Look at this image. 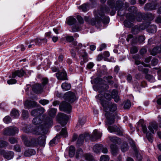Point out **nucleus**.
Instances as JSON below:
<instances>
[{
  "label": "nucleus",
  "mask_w": 161,
  "mask_h": 161,
  "mask_svg": "<svg viewBox=\"0 0 161 161\" xmlns=\"http://www.w3.org/2000/svg\"><path fill=\"white\" fill-rule=\"evenodd\" d=\"M103 95L101 94H99L97 96H96L97 99H99L101 104L102 105L103 110L106 112L105 116L107 119L106 123L109 125H111L114 123L115 120V116L112 114L108 112H114L117 109V108L116 105L114 103L110 102H104L103 99Z\"/></svg>",
  "instance_id": "1"
},
{
  "label": "nucleus",
  "mask_w": 161,
  "mask_h": 161,
  "mask_svg": "<svg viewBox=\"0 0 161 161\" xmlns=\"http://www.w3.org/2000/svg\"><path fill=\"white\" fill-rule=\"evenodd\" d=\"M33 123L35 125H39L32 130L33 134L39 135L43 132L44 128L49 127L53 123V119L50 117H47L44 121L42 122L39 117L34 118L32 121Z\"/></svg>",
  "instance_id": "2"
},
{
  "label": "nucleus",
  "mask_w": 161,
  "mask_h": 161,
  "mask_svg": "<svg viewBox=\"0 0 161 161\" xmlns=\"http://www.w3.org/2000/svg\"><path fill=\"white\" fill-rule=\"evenodd\" d=\"M103 11L108 13L109 11V9L108 7H105V10L101 8L100 10L94 11L95 18L92 19L90 21V23L92 25H95L96 24H99L102 21L104 24H108L109 22V17L104 16Z\"/></svg>",
  "instance_id": "3"
},
{
  "label": "nucleus",
  "mask_w": 161,
  "mask_h": 161,
  "mask_svg": "<svg viewBox=\"0 0 161 161\" xmlns=\"http://www.w3.org/2000/svg\"><path fill=\"white\" fill-rule=\"evenodd\" d=\"M108 4L112 9L115 8V10H112L110 12V15H114L115 13V10H118V14L120 16H124L125 14L124 10H121V8L123 5L124 3L121 1H118L116 2L115 5L114 2L113 0H108L107 2Z\"/></svg>",
  "instance_id": "4"
},
{
  "label": "nucleus",
  "mask_w": 161,
  "mask_h": 161,
  "mask_svg": "<svg viewBox=\"0 0 161 161\" xmlns=\"http://www.w3.org/2000/svg\"><path fill=\"white\" fill-rule=\"evenodd\" d=\"M102 133L96 130H94L92 133V135L90 136L88 133H86L84 134L80 135L78 138L77 143L79 145H81L83 143L84 139L85 140L91 139L93 140L94 139H97L100 138L101 137Z\"/></svg>",
  "instance_id": "5"
},
{
  "label": "nucleus",
  "mask_w": 161,
  "mask_h": 161,
  "mask_svg": "<svg viewBox=\"0 0 161 161\" xmlns=\"http://www.w3.org/2000/svg\"><path fill=\"white\" fill-rule=\"evenodd\" d=\"M126 19L124 21V25L127 27L130 28L133 25L132 22H135V18L133 13H128L126 15Z\"/></svg>",
  "instance_id": "6"
},
{
  "label": "nucleus",
  "mask_w": 161,
  "mask_h": 161,
  "mask_svg": "<svg viewBox=\"0 0 161 161\" xmlns=\"http://www.w3.org/2000/svg\"><path fill=\"white\" fill-rule=\"evenodd\" d=\"M129 11L131 12L130 13H133L135 16L136 21L140 22L142 21L143 18V16H145V15H143L142 13L141 12H138L136 14L137 12V8L134 6L130 7L129 8Z\"/></svg>",
  "instance_id": "7"
},
{
  "label": "nucleus",
  "mask_w": 161,
  "mask_h": 161,
  "mask_svg": "<svg viewBox=\"0 0 161 161\" xmlns=\"http://www.w3.org/2000/svg\"><path fill=\"white\" fill-rule=\"evenodd\" d=\"M68 119V116L63 113H58L57 116V121L62 126L67 124Z\"/></svg>",
  "instance_id": "8"
},
{
  "label": "nucleus",
  "mask_w": 161,
  "mask_h": 161,
  "mask_svg": "<svg viewBox=\"0 0 161 161\" xmlns=\"http://www.w3.org/2000/svg\"><path fill=\"white\" fill-rule=\"evenodd\" d=\"M19 130L15 127H9L6 128L4 131V134L7 136H13L18 132Z\"/></svg>",
  "instance_id": "9"
},
{
  "label": "nucleus",
  "mask_w": 161,
  "mask_h": 161,
  "mask_svg": "<svg viewBox=\"0 0 161 161\" xmlns=\"http://www.w3.org/2000/svg\"><path fill=\"white\" fill-rule=\"evenodd\" d=\"M64 97L65 100L72 103L76 100V97L75 94L70 91L66 93L64 95Z\"/></svg>",
  "instance_id": "10"
},
{
  "label": "nucleus",
  "mask_w": 161,
  "mask_h": 161,
  "mask_svg": "<svg viewBox=\"0 0 161 161\" xmlns=\"http://www.w3.org/2000/svg\"><path fill=\"white\" fill-rule=\"evenodd\" d=\"M59 109L61 111L69 113L71 111V106L69 103L64 101L60 104Z\"/></svg>",
  "instance_id": "11"
},
{
  "label": "nucleus",
  "mask_w": 161,
  "mask_h": 161,
  "mask_svg": "<svg viewBox=\"0 0 161 161\" xmlns=\"http://www.w3.org/2000/svg\"><path fill=\"white\" fill-rule=\"evenodd\" d=\"M146 27V25H145V24H142L139 26L136 25L131 29V32L133 34H137L141 31L145 29Z\"/></svg>",
  "instance_id": "12"
},
{
  "label": "nucleus",
  "mask_w": 161,
  "mask_h": 161,
  "mask_svg": "<svg viewBox=\"0 0 161 161\" xmlns=\"http://www.w3.org/2000/svg\"><path fill=\"white\" fill-rule=\"evenodd\" d=\"M45 111V109L42 107H40L37 109L32 110L31 112V115L34 116L38 117L43 114Z\"/></svg>",
  "instance_id": "13"
},
{
  "label": "nucleus",
  "mask_w": 161,
  "mask_h": 161,
  "mask_svg": "<svg viewBox=\"0 0 161 161\" xmlns=\"http://www.w3.org/2000/svg\"><path fill=\"white\" fill-rule=\"evenodd\" d=\"M108 129L110 132H115L116 134L119 136L122 135V133L120 129L116 125L108 126Z\"/></svg>",
  "instance_id": "14"
},
{
  "label": "nucleus",
  "mask_w": 161,
  "mask_h": 161,
  "mask_svg": "<svg viewBox=\"0 0 161 161\" xmlns=\"http://www.w3.org/2000/svg\"><path fill=\"white\" fill-rule=\"evenodd\" d=\"M139 128L142 129L143 133H145L147 132V129L144 121L142 119H141L138 122L137 126L136 129L138 131L140 130Z\"/></svg>",
  "instance_id": "15"
},
{
  "label": "nucleus",
  "mask_w": 161,
  "mask_h": 161,
  "mask_svg": "<svg viewBox=\"0 0 161 161\" xmlns=\"http://www.w3.org/2000/svg\"><path fill=\"white\" fill-rule=\"evenodd\" d=\"M43 86H42L41 84L36 83L33 85L32 90L34 92L38 93L43 91Z\"/></svg>",
  "instance_id": "16"
},
{
  "label": "nucleus",
  "mask_w": 161,
  "mask_h": 161,
  "mask_svg": "<svg viewBox=\"0 0 161 161\" xmlns=\"http://www.w3.org/2000/svg\"><path fill=\"white\" fill-rule=\"evenodd\" d=\"M56 76L59 80H67V74L64 72H58L56 74Z\"/></svg>",
  "instance_id": "17"
},
{
  "label": "nucleus",
  "mask_w": 161,
  "mask_h": 161,
  "mask_svg": "<svg viewBox=\"0 0 161 161\" xmlns=\"http://www.w3.org/2000/svg\"><path fill=\"white\" fill-rule=\"evenodd\" d=\"M36 103L34 101H26L25 103V107L26 108H31L34 107L36 105Z\"/></svg>",
  "instance_id": "18"
},
{
  "label": "nucleus",
  "mask_w": 161,
  "mask_h": 161,
  "mask_svg": "<svg viewBox=\"0 0 161 161\" xmlns=\"http://www.w3.org/2000/svg\"><path fill=\"white\" fill-rule=\"evenodd\" d=\"M144 17H146L144 19L147 20V22L143 24H145V25H146L147 27L150 24L151 21L154 19V15L151 13L145 14Z\"/></svg>",
  "instance_id": "19"
},
{
  "label": "nucleus",
  "mask_w": 161,
  "mask_h": 161,
  "mask_svg": "<svg viewBox=\"0 0 161 161\" xmlns=\"http://www.w3.org/2000/svg\"><path fill=\"white\" fill-rule=\"evenodd\" d=\"M126 40L128 42L130 41L132 44H135L138 42L137 37L136 36H134L131 34L128 35Z\"/></svg>",
  "instance_id": "20"
},
{
  "label": "nucleus",
  "mask_w": 161,
  "mask_h": 161,
  "mask_svg": "<svg viewBox=\"0 0 161 161\" xmlns=\"http://www.w3.org/2000/svg\"><path fill=\"white\" fill-rule=\"evenodd\" d=\"M25 74V72L22 69H20L13 72L12 77L13 78H15L16 76L21 77L23 76Z\"/></svg>",
  "instance_id": "21"
},
{
  "label": "nucleus",
  "mask_w": 161,
  "mask_h": 161,
  "mask_svg": "<svg viewBox=\"0 0 161 161\" xmlns=\"http://www.w3.org/2000/svg\"><path fill=\"white\" fill-rule=\"evenodd\" d=\"M142 65H139L138 66V69L139 71H142L145 74L148 73V70L147 68H144L143 67L149 66L147 64H145L144 62L141 63Z\"/></svg>",
  "instance_id": "22"
},
{
  "label": "nucleus",
  "mask_w": 161,
  "mask_h": 161,
  "mask_svg": "<svg viewBox=\"0 0 161 161\" xmlns=\"http://www.w3.org/2000/svg\"><path fill=\"white\" fill-rule=\"evenodd\" d=\"M4 157L7 160H9L13 158L14 156V153L11 151L5 152L3 153Z\"/></svg>",
  "instance_id": "23"
},
{
  "label": "nucleus",
  "mask_w": 161,
  "mask_h": 161,
  "mask_svg": "<svg viewBox=\"0 0 161 161\" xmlns=\"http://www.w3.org/2000/svg\"><path fill=\"white\" fill-rule=\"evenodd\" d=\"M110 148L111 150V153L114 155H116L119 150L117 146L114 144L111 145Z\"/></svg>",
  "instance_id": "24"
},
{
  "label": "nucleus",
  "mask_w": 161,
  "mask_h": 161,
  "mask_svg": "<svg viewBox=\"0 0 161 161\" xmlns=\"http://www.w3.org/2000/svg\"><path fill=\"white\" fill-rule=\"evenodd\" d=\"M21 138L24 142L25 145L27 147H31L32 146L31 141H28V138L25 135H22Z\"/></svg>",
  "instance_id": "25"
},
{
  "label": "nucleus",
  "mask_w": 161,
  "mask_h": 161,
  "mask_svg": "<svg viewBox=\"0 0 161 161\" xmlns=\"http://www.w3.org/2000/svg\"><path fill=\"white\" fill-rule=\"evenodd\" d=\"M157 30V27L156 25H151L148 26L147 29V31L150 33H155Z\"/></svg>",
  "instance_id": "26"
},
{
  "label": "nucleus",
  "mask_w": 161,
  "mask_h": 161,
  "mask_svg": "<svg viewBox=\"0 0 161 161\" xmlns=\"http://www.w3.org/2000/svg\"><path fill=\"white\" fill-rule=\"evenodd\" d=\"M76 21V19L72 16H70L67 19L66 23L69 25H71L75 24Z\"/></svg>",
  "instance_id": "27"
},
{
  "label": "nucleus",
  "mask_w": 161,
  "mask_h": 161,
  "mask_svg": "<svg viewBox=\"0 0 161 161\" xmlns=\"http://www.w3.org/2000/svg\"><path fill=\"white\" fill-rule=\"evenodd\" d=\"M148 129L152 132V133H154L153 129L155 130H157L158 129V125L155 123H152L148 126Z\"/></svg>",
  "instance_id": "28"
},
{
  "label": "nucleus",
  "mask_w": 161,
  "mask_h": 161,
  "mask_svg": "<svg viewBox=\"0 0 161 161\" xmlns=\"http://www.w3.org/2000/svg\"><path fill=\"white\" fill-rule=\"evenodd\" d=\"M102 145L100 144H96L93 147V150L96 153H100L102 149Z\"/></svg>",
  "instance_id": "29"
},
{
  "label": "nucleus",
  "mask_w": 161,
  "mask_h": 161,
  "mask_svg": "<svg viewBox=\"0 0 161 161\" xmlns=\"http://www.w3.org/2000/svg\"><path fill=\"white\" fill-rule=\"evenodd\" d=\"M161 52V47H157L153 49L151 52V54L153 55H155L157 53H159Z\"/></svg>",
  "instance_id": "30"
},
{
  "label": "nucleus",
  "mask_w": 161,
  "mask_h": 161,
  "mask_svg": "<svg viewBox=\"0 0 161 161\" xmlns=\"http://www.w3.org/2000/svg\"><path fill=\"white\" fill-rule=\"evenodd\" d=\"M109 138L112 142L115 143L119 144L121 142V139L117 137L110 136Z\"/></svg>",
  "instance_id": "31"
},
{
  "label": "nucleus",
  "mask_w": 161,
  "mask_h": 161,
  "mask_svg": "<svg viewBox=\"0 0 161 161\" xmlns=\"http://www.w3.org/2000/svg\"><path fill=\"white\" fill-rule=\"evenodd\" d=\"M46 137L45 135H42L38 138L39 144L43 146L45 144Z\"/></svg>",
  "instance_id": "32"
},
{
  "label": "nucleus",
  "mask_w": 161,
  "mask_h": 161,
  "mask_svg": "<svg viewBox=\"0 0 161 161\" xmlns=\"http://www.w3.org/2000/svg\"><path fill=\"white\" fill-rule=\"evenodd\" d=\"M99 94H101L103 95V96H102L101 97H103V101L104 102H108L106 101L105 99L108 100H110L112 97V95L108 93H105L104 95L101 93H100Z\"/></svg>",
  "instance_id": "33"
},
{
  "label": "nucleus",
  "mask_w": 161,
  "mask_h": 161,
  "mask_svg": "<svg viewBox=\"0 0 161 161\" xmlns=\"http://www.w3.org/2000/svg\"><path fill=\"white\" fill-rule=\"evenodd\" d=\"M61 87L64 91H67L69 90L71 88L70 84L65 82L62 84Z\"/></svg>",
  "instance_id": "34"
},
{
  "label": "nucleus",
  "mask_w": 161,
  "mask_h": 161,
  "mask_svg": "<svg viewBox=\"0 0 161 161\" xmlns=\"http://www.w3.org/2000/svg\"><path fill=\"white\" fill-rule=\"evenodd\" d=\"M11 116L14 118H17L19 116V114L17 110L14 109L11 112Z\"/></svg>",
  "instance_id": "35"
},
{
  "label": "nucleus",
  "mask_w": 161,
  "mask_h": 161,
  "mask_svg": "<svg viewBox=\"0 0 161 161\" xmlns=\"http://www.w3.org/2000/svg\"><path fill=\"white\" fill-rule=\"evenodd\" d=\"M35 153L36 152L35 151L32 149H30L26 150L24 154L25 156H30L35 154Z\"/></svg>",
  "instance_id": "36"
},
{
  "label": "nucleus",
  "mask_w": 161,
  "mask_h": 161,
  "mask_svg": "<svg viewBox=\"0 0 161 161\" xmlns=\"http://www.w3.org/2000/svg\"><path fill=\"white\" fill-rule=\"evenodd\" d=\"M75 147L72 146L70 147L69 148V155L70 157H73L75 154Z\"/></svg>",
  "instance_id": "37"
},
{
  "label": "nucleus",
  "mask_w": 161,
  "mask_h": 161,
  "mask_svg": "<svg viewBox=\"0 0 161 161\" xmlns=\"http://www.w3.org/2000/svg\"><path fill=\"white\" fill-rule=\"evenodd\" d=\"M84 156L85 159L88 161H95L92 156L90 153H86L84 155Z\"/></svg>",
  "instance_id": "38"
},
{
  "label": "nucleus",
  "mask_w": 161,
  "mask_h": 161,
  "mask_svg": "<svg viewBox=\"0 0 161 161\" xmlns=\"http://www.w3.org/2000/svg\"><path fill=\"white\" fill-rule=\"evenodd\" d=\"M83 155V152L82 149L81 148H79L77 151L75 157L77 158H78L80 157H82L84 156Z\"/></svg>",
  "instance_id": "39"
},
{
  "label": "nucleus",
  "mask_w": 161,
  "mask_h": 161,
  "mask_svg": "<svg viewBox=\"0 0 161 161\" xmlns=\"http://www.w3.org/2000/svg\"><path fill=\"white\" fill-rule=\"evenodd\" d=\"M88 4H84L79 6V8L82 10L83 12H86L88 9Z\"/></svg>",
  "instance_id": "40"
},
{
  "label": "nucleus",
  "mask_w": 161,
  "mask_h": 161,
  "mask_svg": "<svg viewBox=\"0 0 161 161\" xmlns=\"http://www.w3.org/2000/svg\"><path fill=\"white\" fill-rule=\"evenodd\" d=\"M128 145L126 143H124L121 146V149L123 152H125L128 149Z\"/></svg>",
  "instance_id": "41"
},
{
  "label": "nucleus",
  "mask_w": 161,
  "mask_h": 161,
  "mask_svg": "<svg viewBox=\"0 0 161 161\" xmlns=\"http://www.w3.org/2000/svg\"><path fill=\"white\" fill-rule=\"evenodd\" d=\"M60 135H57L53 138L49 142L50 145L51 146H53L56 142V138L58 139L60 137Z\"/></svg>",
  "instance_id": "42"
},
{
  "label": "nucleus",
  "mask_w": 161,
  "mask_h": 161,
  "mask_svg": "<svg viewBox=\"0 0 161 161\" xmlns=\"http://www.w3.org/2000/svg\"><path fill=\"white\" fill-rule=\"evenodd\" d=\"M57 112L56 109L54 108H52L50 109L48 114L51 117L54 116Z\"/></svg>",
  "instance_id": "43"
},
{
  "label": "nucleus",
  "mask_w": 161,
  "mask_h": 161,
  "mask_svg": "<svg viewBox=\"0 0 161 161\" xmlns=\"http://www.w3.org/2000/svg\"><path fill=\"white\" fill-rule=\"evenodd\" d=\"M109 158L108 156L107 155H104L101 156L100 161H109Z\"/></svg>",
  "instance_id": "44"
},
{
  "label": "nucleus",
  "mask_w": 161,
  "mask_h": 161,
  "mask_svg": "<svg viewBox=\"0 0 161 161\" xmlns=\"http://www.w3.org/2000/svg\"><path fill=\"white\" fill-rule=\"evenodd\" d=\"M146 78L151 82H153L154 81V77L150 75H147L146 76Z\"/></svg>",
  "instance_id": "45"
},
{
  "label": "nucleus",
  "mask_w": 161,
  "mask_h": 161,
  "mask_svg": "<svg viewBox=\"0 0 161 161\" xmlns=\"http://www.w3.org/2000/svg\"><path fill=\"white\" fill-rule=\"evenodd\" d=\"M31 142L32 145L39 144L38 138H32L31 139Z\"/></svg>",
  "instance_id": "46"
},
{
  "label": "nucleus",
  "mask_w": 161,
  "mask_h": 161,
  "mask_svg": "<svg viewBox=\"0 0 161 161\" xmlns=\"http://www.w3.org/2000/svg\"><path fill=\"white\" fill-rule=\"evenodd\" d=\"M137 39L138 40V42L139 43H142L143 42L145 39V37L144 36L141 35L137 38Z\"/></svg>",
  "instance_id": "47"
},
{
  "label": "nucleus",
  "mask_w": 161,
  "mask_h": 161,
  "mask_svg": "<svg viewBox=\"0 0 161 161\" xmlns=\"http://www.w3.org/2000/svg\"><path fill=\"white\" fill-rule=\"evenodd\" d=\"M39 102L42 105H45L48 104L49 103V101L47 99H41L39 101Z\"/></svg>",
  "instance_id": "48"
},
{
  "label": "nucleus",
  "mask_w": 161,
  "mask_h": 161,
  "mask_svg": "<svg viewBox=\"0 0 161 161\" xmlns=\"http://www.w3.org/2000/svg\"><path fill=\"white\" fill-rule=\"evenodd\" d=\"M131 102L130 100H127L125 103L124 108L125 109L129 108L131 106Z\"/></svg>",
  "instance_id": "49"
},
{
  "label": "nucleus",
  "mask_w": 161,
  "mask_h": 161,
  "mask_svg": "<svg viewBox=\"0 0 161 161\" xmlns=\"http://www.w3.org/2000/svg\"><path fill=\"white\" fill-rule=\"evenodd\" d=\"M48 79L47 78H43L42 80V86H43V87L46 85L48 83Z\"/></svg>",
  "instance_id": "50"
},
{
  "label": "nucleus",
  "mask_w": 161,
  "mask_h": 161,
  "mask_svg": "<svg viewBox=\"0 0 161 161\" xmlns=\"http://www.w3.org/2000/svg\"><path fill=\"white\" fill-rule=\"evenodd\" d=\"M80 54L84 60H86L87 59L88 54L85 50H83L82 52L80 53Z\"/></svg>",
  "instance_id": "51"
},
{
  "label": "nucleus",
  "mask_w": 161,
  "mask_h": 161,
  "mask_svg": "<svg viewBox=\"0 0 161 161\" xmlns=\"http://www.w3.org/2000/svg\"><path fill=\"white\" fill-rule=\"evenodd\" d=\"M61 135L64 137H66L67 136V133L66 129L65 128H63L62 129L61 132Z\"/></svg>",
  "instance_id": "52"
},
{
  "label": "nucleus",
  "mask_w": 161,
  "mask_h": 161,
  "mask_svg": "<svg viewBox=\"0 0 161 161\" xmlns=\"http://www.w3.org/2000/svg\"><path fill=\"white\" fill-rule=\"evenodd\" d=\"M30 42H32L34 44V46L35 45H40L41 44V42H39V39L38 38L31 41Z\"/></svg>",
  "instance_id": "53"
},
{
  "label": "nucleus",
  "mask_w": 161,
  "mask_h": 161,
  "mask_svg": "<svg viewBox=\"0 0 161 161\" xmlns=\"http://www.w3.org/2000/svg\"><path fill=\"white\" fill-rule=\"evenodd\" d=\"M22 115L23 118L25 119L27 118L28 117V112L25 110H23Z\"/></svg>",
  "instance_id": "54"
},
{
  "label": "nucleus",
  "mask_w": 161,
  "mask_h": 161,
  "mask_svg": "<svg viewBox=\"0 0 161 161\" xmlns=\"http://www.w3.org/2000/svg\"><path fill=\"white\" fill-rule=\"evenodd\" d=\"M8 145V143L4 141H0V147H4L7 146Z\"/></svg>",
  "instance_id": "55"
},
{
  "label": "nucleus",
  "mask_w": 161,
  "mask_h": 161,
  "mask_svg": "<svg viewBox=\"0 0 161 161\" xmlns=\"http://www.w3.org/2000/svg\"><path fill=\"white\" fill-rule=\"evenodd\" d=\"M138 51V49L136 47H132L130 50V53L131 54L135 53H137Z\"/></svg>",
  "instance_id": "56"
},
{
  "label": "nucleus",
  "mask_w": 161,
  "mask_h": 161,
  "mask_svg": "<svg viewBox=\"0 0 161 161\" xmlns=\"http://www.w3.org/2000/svg\"><path fill=\"white\" fill-rule=\"evenodd\" d=\"M3 120L5 123L8 124L11 122V119L9 116H7L4 118Z\"/></svg>",
  "instance_id": "57"
},
{
  "label": "nucleus",
  "mask_w": 161,
  "mask_h": 161,
  "mask_svg": "<svg viewBox=\"0 0 161 161\" xmlns=\"http://www.w3.org/2000/svg\"><path fill=\"white\" fill-rule=\"evenodd\" d=\"M146 136L149 142L153 141V136L151 133L147 132L146 134Z\"/></svg>",
  "instance_id": "58"
},
{
  "label": "nucleus",
  "mask_w": 161,
  "mask_h": 161,
  "mask_svg": "<svg viewBox=\"0 0 161 161\" xmlns=\"http://www.w3.org/2000/svg\"><path fill=\"white\" fill-rule=\"evenodd\" d=\"M9 141L11 144H14L17 142V139L14 137H11L9 139Z\"/></svg>",
  "instance_id": "59"
},
{
  "label": "nucleus",
  "mask_w": 161,
  "mask_h": 161,
  "mask_svg": "<svg viewBox=\"0 0 161 161\" xmlns=\"http://www.w3.org/2000/svg\"><path fill=\"white\" fill-rule=\"evenodd\" d=\"M17 82V80L15 79H11L7 81V83L8 84H13L16 83Z\"/></svg>",
  "instance_id": "60"
},
{
  "label": "nucleus",
  "mask_w": 161,
  "mask_h": 161,
  "mask_svg": "<svg viewBox=\"0 0 161 161\" xmlns=\"http://www.w3.org/2000/svg\"><path fill=\"white\" fill-rule=\"evenodd\" d=\"M144 8V9L146 10H151V9H153L152 8H151L150 3H147L146 4Z\"/></svg>",
  "instance_id": "61"
},
{
  "label": "nucleus",
  "mask_w": 161,
  "mask_h": 161,
  "mask_svg": "<svg viewBox=\"0 0 161 161\" xmlns=\"http://www.w3.org/2000/svg\"><path fill=\"white\" fill-rule=\"evenodd\" d=\"M80 30V27L79 26H78L77 25H75L74 26H73L72 31L73 32H76L78 31H79Z\"/></svg>",
  "instance_id": "62"
},
{
  "label": "nucleus",
  "mask_w": 161,
  "mask_h": 161,
  "mask_svg": "<svg viewBox=\"0 0 161 161\" xmlns=\"http://www.w3.org/2000/svg\"><path fill=\"white\" fill-rule=\"evenodd\" d=\"M104 69L100 71V74L101 75H107V69L105 66H103Z\"/></svg>",
  "instance_id": "63"
},
{
  "label": "nucleus",
  "mask_w": 161,
  "mask_h": 161,
  "mask_svg": "<svg viewBox=\"0 0 161 161\" xmlns=\"http://www.w3.org/2000/svg\"><path fill=\"white\" fill-rule=\"evenodd\" d=\"M77 19L80 24H83L84 22L83 19L82 18L80 15H77Z\"/></svg>",
  "instance_id": "64"
}]
</instances>
